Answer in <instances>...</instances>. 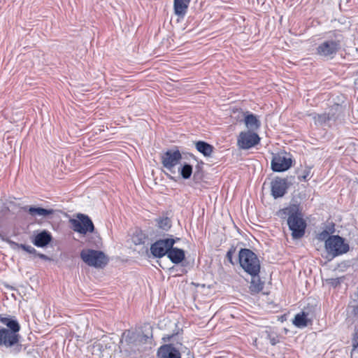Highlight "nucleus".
Wrapping results in <instances>:
<instances>
[{
    "label": "nucleus",
    "mask_w": 358,
    "mask_h": 358,
    "mask_svg": "<svg viewBox=\"0 0 358 358\" xmlns=\"http://www.w3.org/2000/svg\"><path fill=\"white\" fill-rule=\"evenodd\" d=\"M277 215L280 218L287 220L293 238L298 239L304 236L307 224L299 205L290 204L279 210Z\"/></svg>",
    "instance_id": "f257e3e1"
},
{
    "label": "nucleus",
    "mask_w": 358,
    "mask_h": 358,
    "mask_svg": "<svg viewBox=\"0 0 358 358\" xmlns=\"http://www.w3.org/2000/svg\"><path fill=\"white\" fill-rule=\"evenodd\" d=\"M152 338V333L125 330L121 336L119 348L126 356H130L142 350L143 346Z\"/></svg>",
    "instance_id": "f03ea898"
},
{
    "label": "nucleus",
    "mask_w": 358,
    "mask_h": 358,
    "mask_svg": "<svg viewBox=\"0 0 358 358\" xmlns=\"http://www.w3.org/2000/svg\"><path fill=\"white\" fill-rule=\"evenodd\" d=\"M0 322L6 327H0V347L11 348L17 346V352L21 349L19 345L20 325L15 317H5L0 315Z\"/></svg>",
    "instance_id": "7ed1b4c3"
},
{
    "label": "nucleus",
    "mask_w": 358,
    "mask_h": 358,
    "mask_svg": "<svg viewBox=\"0 0 358 358\" xmlns=\"http://www.w3.org/2000/svg\"><path fill=\"white\" fill-rule=\"evenodd\" d=\"M345 37L341 31H330L316 48V54L325 60L335 57L344 45Z\"/></svg>",
    "instance_id": "20e7f679"
},
{
    "label": "nucleus",
    "mask_w": 358,
    "mask_h": 358,
    "mask_svg": "<svg viewBox=\"0 0 358 358\" xmlns=\"http://www.w3.org/2000/svg\"><path fill=\"white\" fill-rule=\"evenodd\" d=\"M241 267L251 276L258 275L261 264L257 255L248 248H241L238 252Z\"/></svg>",
    "instance_id": "39448f33"
},
{
    "label": "nucleus",
    "mask_w": 358,
    "mask_h": 358,
    "mask_svg": "<svg viewBox=\"0 0 358 358\" xmlns=\"http://www.w3.org/2000/svg\"><path fill=\"white\" fill-rule=\"evenodd\" d=\"M81 259L88 266L103 268L108 262V258L101 250L84 249L80 252Z\"/></svg>",
    "instance_id": "423d86ee"
},
{
    "label": "nucleus",
    "mask_w": 358,
    "mask_h": 358,
    "mask_svg": "<svg viewBox=\"0 0 358 358\" xmlns=\"http://www.w3.org/2000/svg\"><path fill=\"white\" fill-rule=\"evenodd\" d=\"M325 249L331 258L345 254L349 251V245L345 243L343 238L335 235L331 236L325 241Z\"/></svg>",
    "instance_id": "0eeeda50"
},
{
    "label": "nucleus",
    "mask_w": 358,
    "mask_h": 358,
    "mask_svg": "<svg viewBox=\"0 0 358 358\" xmlns=\"http://www.w3.org/2000/svg\"><path fill=\"white\" fill-rule=\"evenodd\" d=\"M182 155L177 148L169 149L161 156V162L163 166L170 172L175 173V167L180 163Z\"/></svg>",
    "instance_id": "6e6552de"
},
{
    "label": "nucleus",
    "mask_w": 358,
    "mask_h": 358,
    "mask_svg": "<svg viewBox=\"0 0 358 358\" xmlns=\"http://www.w3.org/2000/svg\"><path fill=\"white\" fill-rule=\"evenodd\" d=\"M176 240L172 238L159 239L150 246V252L156 258H162L167 255L170 248L174 245Z\"/></svg>",
    "instance_id": "1a4fd4ad"
},
{
    "label": "nucleus",
    "mask_w": 358,
    "mask_h": 358,
    "mask_svg": "<svg viewBox=\"0 0 358 358\" xmlns=\"http://www.w3.org/2000/svg\"><path fill=\"white\" fill-rule=\"evenodd\" d=\"M78 219L71 220L72 229L73 231L81 234L92 233L94 230V224L90 217L84 214H78Z\"/></svg>",
    "instance_id": "9d476101"
},
{
    "label": "nucleus",
    "mask_w": 358,
    "mask_h": 358,
    "mask_svg": "<svg viewBox=\"0 0 358 358\" xmlns=\"http://www.w3.org/2000/svg\"><path fill=\"white\" fill-rule=\"evenodd\" d=\"M260 142L259 135L250 131H241L237 138V145L242 150L250 149Z\"/></svg>",
    "instance_id": "9b49d317"
},
{
    "label": "nucleus",
    "mask_w": 358,
    "mask_h": 358,
    "mask_svg": "<svg viewBox=\"0 0 358 358\" xmlns=\"http://www.w3.org/2000/svg\"><path fill=\"white\" fill-rule=\"evenodd\" d=\"M289 187L287 178L276 177L271 182V194L275 199L284 196Z\"/></svg>",
    "instance_id": "f8f14e48"
},
{
    "label": "nucleus",
    "mask_w": 358,
    "mask_h": 358,
    "mask_svg": "<svg viewBox=\"0 0 358 358\" xmlns=\"http://www.w3.org/2000/svg\"><path fill=\"white\" fill-rule=\"evenodd\" d=\"M292 159L282 154L273 155L271 160V169L274 172H282L292 166Z\"/></svg>",
    "instance_id": "ddd939ff"
},
{
    "label": "nucleus",
    "mask_w": 358,
    "mask_h": 358,
    "mask_svg": "<svg viewBox=\"0 0 358 358\" xmlns=\"http://www.w3.org/2000/svg\"><path fill=\"white\" fill-rule=\"evenodd\" d=\"M157 358H182L180 351L172 344H164L160 346L157 352Z\"/></svg>",
    "instance_id": "4468645a"
},
{
    "label": "nucleus",
    "mask_w": 358,
    "mask_h": 358,
    "mask_svg": "<svg viewBox=\"0 0 358 358\" xmlns=\"http://www.w3.org/2000/svg\"><path fill=\"white\" fill-rule=\"evenodd\" d=\"M342 106L339 104H335L331 107L327 114L328 115V120L329 122L330 127L336 125L338 122H341L342 117Z\"/></svg>",
    "instance_id": "2eb2a0df"
},
{
    "label": "nucleus",
    "mask_w": 358,
    "mask_h": 358,
    "mask_svg": "<svg viewBox=\"0 0 358 358\" xmlns=\"http://www.w3.org/2000/svg\"><path fill=\"white\" fill-rule=\"evenodd\" d=\"M23 210L33 217L39 216L47 217L55 213L53 209H46L36 206H24Z\"/></svg>",
    "instance_id": "dca6fc26"
},
{
    "label": "nucleus",
    "mask_w": 358,
    "mask_h": 358,
    "mask_svg": "<svg viewBox=\"0 0 358 358\" xmlns=\"http://www.w3.org/2000/svg\"><path fill=\"white\" fill-rule=\"evenodd\" d=\"M191 0H174V13L179 17L183 18L187 13Z\"/></svg>",
    "instance_id": "f3484780"
},
{
    "label": "nucleus",
    "mask_w": 358,
    "mask_h": 358,
    "mask_svg": "<svg viewBox=\"0 0 358 358\" xmlns=\"http://www.w3.org/2000/svg\"><path fill=\"white\" fill-rule=\"evenodd\" d=\"M167 257L172 263L178 264L185 259V253L182 249L172 246L169 251Z\"/></svg>",
    "instance_id": "a211bd4d"
},
{
    "label": "nucleus",
    "mask_w": 358,
    "mask_h": 358,
    "mask_svg": "<svg viewBox=\"0 0 358 358\" xmlns=\"http://www.w3.org/2000/svg\"><path fill=\"white\" fill-rule=\"evenodd\" d=\"M52 241V236L50 232L43 231L38 234L33 240L34 245L40 248L47 246Z\"/></svg>",
    "instance_id": "6ab92c4d"
},
{
    "label": "nucleus",
    "mask_w": 358,
    "mask_h": 358,
    "mask_svg": "<svg viewBox=\"0 0 358 358\" xmlns=\"http://www.w3.org/2000/svg\"><path fill=\"white\" fill-rule=\"evenodd\" d=\"M245 124L248 131H254L258 130L261 127V122L257 115L252 113H247L245 116Z\"/></svg>",
    "instance_id": "aec40b11"
},
{
    "label": "nucleus",
    "mask_w": 358,
    "mask_h": 358,
    "mask_svg": "<svg viewBox=\"0 0 358 358\" xmlns=\"http://www.w3.org/2000/svg\"><path fill=\"white\" fill-rule=\"evenodd\" d=\"M314 122V124L317 127H331L329 122L328 120V115L327 112L319 114L316 113H312L308 115Z\"/></svg>",
    "instance_id": "412c9836"
},
{
    "label": "nucleus",
    "mask_w": 358,
    "mask_h": 358,
    "mask_svg": "<svg viewBox=\"0 0 358 358\" xmlns=\"http://www.w3.org/2000/svg\"><path fill=\"white\" fill-rule=\"evenodd\" d=\"M196 149L204 157H209L213 152L214 147L203 141H199L195 143Z\"/></svg>",
    "instance_id": "4be33fe9"
},
{
    "label": "nucleus",
    "mask_w": 358,
    "mask_h": 358,
    "mask_svg": "<svg viewBox=\"0 0 358 358\" xmlns=\"http://www.w3.org/2000/svg\"><path fill=\"white\" fill-rule=\"evenodd\" d=\"M307 316L308 313H306L305 312L296 314L293 320V324L299 328L307 327L310 322V320L308 319Z\"/></svg>",
    "instance_id": "5701e85b"
},
{
    "label": "nucleus",
    "mask_w": 358,
    "mask_h": 358,
    "mask_svg": "<svg viewBox=\"0 0 358 358\" xmlns=\"http://www.w3.org/2000/svg\"><path fill=\"white\" fill-rule=\"evenodd\" d=\"M252 280L249 287L252 294H257L264 288V283L261 281L259 275L252 276Z\"/></svg>",
    "instance_id": "b1692460"
},
{
    "label": "nucleus",
    "mask_w": 358,
    "mask_h": 358,
    "mask_svg": "<svg viewBox=\"0 0 358 358\" xmlns=\"http://www.w3.org/2000/svg\"><path fill=\"white\" fill-rule=\"evenodd\" d=\"M192 166L187 163H183L178 169V172L180 173L182 178L185 180L190 178L192 174Z\"/></svg>",
    "instance_id": "393cba45"
},
{
    "label": "nucleus",
    "mask_w": 358,
    "mask_h": 358,
    "mask_svg": "<svg viewBox=\"0 0 358 358\" xmlns=\"http://www.w3.org/2000/svg\"><path fill=\"white\" fill-rule=\"evenodd\" d=\"M8 242L10 244V245L11 246V248L13 249L21 248L29 254H32V255L36 254V250L34 248L31 247V245L22 244V243H17L13 241H8Z\"/></svg>",
    "instance_id": "a878e982"
},
{
    "label": "nucleus",
    "mask_w": 358,
    "mask_h": 358,
    "mask_svg": "<svg viewBox=\"0 0 358 358\" xmlns=\"http://www.w3.org/2000/svg\"><path fill=\"white\" fill-rule=\"evenodd\" d=\"M157 225L159 228L168 231L171 227V221L167 217H162L157 220Z\"/></svg>",
    "instance_id": "bb28decb"
},
{
    "label": "nucleus",
    "mask_w": 358,
    "mask_h": 358,
    "mask_svg": "<svg viewBox=\"0 0 358 358\" xmlns=\"http://www.w3.org/2000/svg\"><path fill=\"white\" fill-rule=\"evenodd\" d=\"M313 174L310 167H306L299 175L298 179L300 181H308L310 179Z\"/></svg>",
    "instance_id": "cd10ccee"
},
{
    "label": "nucleus",
    "mask_w": 358,
    "mask_h": 358,
    "mask_svg": "<svg viewBox=\"0 0 358 358\" xmlns=\"http://www.w3.org/2000/svg\"><path fill=\"white\" fill-rule=\"evenodd\" d=\"M147 236L142 231L136 232L132 237V241L135 245L144 244Z\"/></svg>",
    "instance_id": "c85d7f7f"
},
{
    "label": "nucleus",
    "mask_w": 358,
    "mask_h": 358,
    "mask_svg": "<svg viewBox=\"0 0 358 358\" xmlns=\"http://www.w3.org/2000/svg\"><path fill=\"white\" fill-rule=\"evenodd\" d=\"M236 247L232 245L229 250L227 251L226 257L228 259V261L231 264H234L233 262V255L236 252Z\"/></svg>",
    "instance_id": "c756f323"
},
{
    "label": "nucleus",
    "mask_w": 358,
    "mask_h": 358,
    "mask_svg": "<svg viewBox=\"0 0 358 358\" xmlns=\"http://www.w3.org/2000/svg\"><path fill=\"white\" fill-rule=\"evenodd\" d=\"M266 338L269 341L270 343L272 345H276L278 343H279V339L277 336H274L266 331Z\"/></svg>",
    "instance_id": "7c9ffc66"
},
{
    "label": "nucleus",
    "mask_w": 358,
    "mask_h": 358,
    "mask_svg": "<svg viewBox=\"0 0 358 358\" xmlns=\"http://www.w3.org/2000/svg\"><path fill=\"white\" fill-rule=\"evenodd\" d=\"M330 236H329V234L328 233V231H325L324 229H323L321 232H320L317 234V238L320 241H326V240H327V238Z\"/></svg>",
    "instance_id": "2f4dec72"
},
{
    "label": "nucleus",
    "mask_w": 358,
    "mask_h": 358,
    "mask_svg": "<svg viewBox=\"0 0 358 358\" xmlns=\"http://www.w3.org/2000/svg\"><path fill=\"white\" fill-rule=\"evenodd\" d=\"M352 346L354 350L358 348V330L352 336Z\"/></svg>",
    "instance_id": "473e14b6"
},
{
    "label": "nucleus",
    "mask_w": 358,
    "mask_h": 358,
    "mask_svg": "<svg viewBox=\"0 0 358 358\" xmlns=\"http://www.w3.org/2000/svg\"><path fill=\"white\" fill-rule=\"evenodd\" d=\"M334 227H335L334 224L331 222V223H329L328 224H327L324 229L325 231H327L329 234H333L335 231Z\"/></svg>",
    "instance_id": "72a5a7b5"
},
{
    "label": "nucleus",
    "mask_w": 358,
    "mask_h": 358,
    "mask_svg": "<svg viewBox=\"0 0 358 358\" xmlns=\"http://www.w3.org/2000/svg\"><path fill=\"white\" fill-rule=\"evenodd\" d=\"M351 314L353 317L358 318V305L351 306Z\"/></svg>",
    "instance_id": "f704fd0d"
},
{
    "label": "nucleus",
    "mask_w": 358,
    "mask_h": 358,
    "mask_svg": "<svg viewBox=\"0 0 358 358\" xmlns=\"http://www.w3.org/2000/svg\"><path fill=\"white\" fill-rule=\"evenodd\" d=\"M35 255L38 256L42 259L46 260V259H48V257L45 255H43V254H41V253H37L36 252V254Z\"/></svg>",
    "instance_id": "c9c22d12"
},
{
    "label": "nucleus",
    "mask_w": 358,
    "mask_h": 358,
    "mask_svg": "<svg viewBox=\"0 0 358 358\" xmlns=\"http://www.w3.org/2000/svg\"><path fill=\"white\" fill-rule=\"evenodd\" d=\"M332 280L334 281L332 283H333V285H337L338 284H339V283H340V280H339L338 278H336V279H333Z\"/></svg>",
    "instance_id": "e433bc0d"
},
{
    "label": "nucleus",
    "mask_w": 358,
    "mask_h": 358,
    "mask_svg": "<svg viewBox=\"0 0 358 358\" xmlns=\"http://www.w3.org/2000/svg\"><path fill=\"white\" fill-rule=\"evenodd\" d=\"M171 337H172V336H167V337H163V340L164 342H166V341H170Z\"/></svg>",
    "instance_id": "4c0bfd02"
},
{
    "label": "nucleus",
    "mask_w": 358,
    "mask_h": 358,
    "mask_svg": "<svg viewBox=\"0 0 358 358\" xmlns=\"http://www.w3.org/2000/svg\"><path fill=\"white\" fill-rule=\"evenodd\" d=\"M190 156L192 157H194V155H192V154H191Z\"/></svg>",
    "instance_id": "58836bf2"
}]
</instances>
